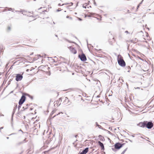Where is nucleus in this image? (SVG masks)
<instances>
[{
	"label": "nucleus",
	"instance_id": "obj_35",
	"mask_svg": "<svg viewBox=\"0 0 154 154\" xmlns=\"http://www.w3.org/2000/svg\"><path fill=\"white\" fill-rule=\"evenodd\" d=\"M58 5L59 6H61V5L60 4H58Z\"/></svg>",
	"mask_w": 154,
	"mask_h": 154
},
{
	"label": "nucleus",
	"instance_id": "obj_17",
	"mask_svg": "<svg viewBox=\"0 0 154 154\" xmlns=\"http://www.w3.org/2000/svg\"><path fill=\"white\" fill-rule=\"evenodd\" d=\"M96 125L99 128L101 129L102 128V126H101L98 125L97 122H96Z\"/></svg>",
	"mask_w": 154,
	"mask_h": 154
},
{
	"label": "nucleus",
	"instance_id": "obj_2",
	"mask_svg": "<svg viewBox=\"0 0 154 154\" xmlns=\"http://www.w3.org/2000/svg\"><path fill=\"white\" fill-rule=\"evenodd\" d=\"M145 127L148 129L151 128L153 126V124L151 121L147 122L145 121Z\"/></svg>",
	"mask_w": 154,
	"mask_h": 154
},
{
	"label": "nucleus",
	"instance_id": "obj_57",
	"mask_svg": "<svg viewBox=\"0 0 154 154\" xmlns=\"http://www.w3.org/2000/svg\"><path fill=\"white\" fill-rule=\"evenodd\" d=\"M145 42H147V41H145Z\"/></svg>",
	"mask_w": 154,
	"mask_h": 154
},
{
	"label": "nucleus",
	"instance_id": "obj_55",
	"mask_svg": "<svg viewBox=\"0 0 154 154\" xmlns=\"http://www.w3.org/2000/svg\"><path fill=\"white\" fill-rule=\"evenodd\" d=\"M90 7H91V6H90Z\"/></svg>",
	"mask_w": 154,
	"mask_h": 154
},
{
	"label": "nucleus",
	"instance_id": "obj_53",
	"mask_svg": "<svg viewBox=\"0 0 154 154\" xmlns=\"http://www.w3.org/2000/svg\"><path fill=\"white\" fill-rule=\"evenodd\" d=\"M92 15H93V14H92Z\"/></svg>",
	"mask_w": 154,
	"mask_h": 154
},
{
	"label": "nucleus",
	"instance_id": "obj_21",
	"mask_svg": "<svg viewBox=\"0 0 154 154\" xmlns=\"http://www.w3.org/2000/svg\"><path fill=\"white\" fill-rule=\"evenodd\" d=\"M23 143V142H20L17 144V145H19Z\"/></svg>",
	"mask_w": 154,
	"mask_h": 154
},
{
	"label": "nucleus",
	"instance_id": "obj_13",
	"mask_svg": "<svg viewBox=\"0 0 154 154\" xmlns=\"http://www.w3.org/2000/svg\"><path fill=\"white\" fill-rule=\"evenodd\" d=\"M17 105H16L15 106V107H14V108L13 110L12 114V116H13V115L15 111V110H16V109H17Z\"/></svg>",
	"mask_w": 154,
	"mask_h": 154
},
{
	"label": "nucleus",
	"instance_id": "obj_31",
	"mask_svg": "<svg viewBox=\"0 0 154 154\" xmlns=\"http://www.w3.org/2000/svg\"><path fill=\"white\" fill-rule=\"evenodd\" d=\"M61 10H59V9H57V12H59V11H60Z\"/></svg>",
	"mask_w": 154,
	"mask_h": 154
},
{
	"label": "nucleus",
	"instance_id": "obj_44",
	"mask_svg": "<svg viewBox=\"0 0 154 154\" xmlns=\"http://www.w3.org/2000/svg\"><path fill=\"white\" fill-rule=\"evenodd\" d=\"M30 109L31 110H32V108H31Z\"/></svg>",
	"mask_w": 154,
	"mask_h": 154
},
{
	"label": "nucleus",
	"instance_id": "obj_19",
	"mask_svg": "<svg viewBox=\"0 0 154 154\" xmlns=\"http://www.w3.org/2000/svg\"><path fill=\"white\" fill-rule=\"evenodd\" d=\"M127 149V148H126L121 153V154H124L125 152L126 151Z\"/></svg>",
	"mask_w": 154,
	"mask_h": 154
},
{
	"label": "nucleus",
	"instance_id": "obj_49",
	"mask_svg": "<svg viewBox=\"0 0 154 154\" xmlns=\"http://www.w3.org/2000/svg\"><path fill=\"white\" fill-rule=\"evenodd\" d=\"M137 88H139H139H139V87H137Z\"/></svg>",
	"mask_w": 154,
	"mask_h": 154
},
{
	"label": "nucleus",
	"instance_id": "obj_47",
	"mask_svg": "<svg viewBox=\"0 0 154 154\" xmlns=\"http://www.w3.org/2000/svg\"><path fill=\"white\" fill-rule=\"evenodd\" d=\"M110 44L111 45H112V43H110Z\"/></svg>",
	"mask_w": 154,
	"mask_h": 154
},
{
	"label": "nucleus",
	"instance_id": "obj_45",
	"mask_svg": "<svg viewBox=\"0 0 154 154\" xmlns=\"http://www.w3.org/2000/svg\"><path fill=\"white\" fill-rule=\"evenodd\" d=\"M33 54V53H32V54H30V55H31L32 54Z\"/></svg>",
	"mask_w": 154,
	"mask_h": 154
},
{
	"label": "nucleus",
	"instance_id": "obj_46",
	"mask_svg": "<svg viewBox=\"0 0 154 154\" xmlns=\"http://www.w3.org/2000/svg\"><path fill=\"white\" fill-rule=\"evenodd\" d=\"M75 14H77V13H75Z\"/></svg>",
	"mask_w": 154,
	"mask_h": 154
},
{
	"label": "nucleus",
	"instance_id": "obj_4",
	"mask_svg": "<svg viewBox=\"0 0 154 154\" xmlns=\"http://www.w3.org/2000/svg\"><path fill=\"white\" fill-rule=\"evenodd\" d=\"M78 57L82 61H85L87 60L86 56L83 53H82L81 55L79 54Z\"/></svg>",
	"mask_w": 154,
	"mask_h": 154
},
{
	"label": "nucleus",
	"instance_id": "obj_54",
	"mask_svg": "<svg viewBox=\"0 0 154 154\" xmlns=\"http://www.w3.org/2000/svg\"><path fill=\"white\" fill-rule=\"evenodd\" d=\"M132 136L133 137H134V136H133V135H132Z\"/></svg>",
	"mask_w": 154,
	"mask_h": 154
},
{
	"label": "nucleus",
	"instance_id": "obj_26",
	"mask_svg": "<svg viewBox=\"0 0 154 154\" xmlns=\"http://www.w3.org/2000/svg\"><path fill=\"white\" fill-rule=\"evenodd\" d=\"M59 100V102L60 101V102H61L62 101V98H59V100Z\"/></svg>",
	"mask_w": 154,
	"mask_h": 154
},
{
	"label": "nucleus",
	"instance_id": "obj_8",
	"mask_svg": "<svg viewBox=\"0 0 154 154\" xmlns=\"http://www.w3.org/2000/svg\"><path fill=\"white\" fill-rule=\"evenodd\" d=\"M71 103H72L71 102H70V100H68V99L67 97H65L64 100L63 101V103L65 104H68V103H69V104H71Z\"/></svg>",
	"mask_w": 154,
	"mask_h": 154
},
{
	"label": "nucleus",
	"instance_id": "obj_11",
	"mask_svg": "<svg viewBox=\"0 0 154 154\" xmlns=\"http://www.w3.org/2000/svg\"><path fill=\"white\" fill-rule=\"evenodd\" d=\"M145 121L143 122H140L138 125L139 126L142 127H145Z\"/></svg>",
	"mask_w": 154,
	"mask_h": 154
},
{
	"label": "nucleus",
	"instance_id": "obj_3",
	"mask_svg": "<svg viewBox=\"0 0 154 154\" xmlns=\"http://www.w3.org/2000/svg\"><path fill=\"white\" fill-rule=\"evenodd\" d=\"M26 98L25 95L23 94L19 100V104L20 105H22L25 101Z\"/></svg>",
	"mask_w": 154,
	"mask_h": 154
},
{
	"label": "nucleus",
	"instance_id": "obj_30",
	"mask_svg": "<svg viewBox=\"0 0 154 154\" xmlns=\"http://www.w3.org/2000/svg\"><path fill=\"white\" fill-rule=\"evenodd\" d=\"M79 20L80 21H81L82 20V19L80 18H79Z\"/></svg>",
	"mask_w": 154,
	"mask_h": 154
},
{
	"label": "nucleus",
	"instance_id": "obj_6",
	"mask_svg": "<svg viewBox=\"0 0 154 154\" xmlns=\"http://www.w3.org/2000/svg\"><path fill=\"white\" fill-rule=\"evenodd\" d=\"M23 76L20 74H17L16 77V80L17 81H19L23 79Z\"/></svg>",
	"mask_w": 154,
	"mask_h": 154
},
{
	"label": "nucleus",
	"instance_id": "obj_41",
	"mask_svg": "<svg viewBox=\"0 0 154 154\" xmlns=\"http://www.w3.org/2000/svg\"><path fill=\"white\" fill-rule=\"evenodd\" d=\"M6 138H7V139H8L9 138V137H7Z\"/></svg>",
	"mask_w": 154,
	"mask_h": 154
},
{
	"label": "nucleus",
	"instance_id": "obj_43",
	"mask_svg": "<svg viewBox=\"0 0 154 154\" xmlns=\"http://www.w3.org/2000/svg\"><path fill=\"white\" fill-rule=\"evenodd\" d=\"M112 39L113 40H114V38H113Z\"/></svg>",
	"mask_w": 154,
	"mask_h": 154
},
{
	"label": "nucleus",
	"instance_id": "obj_9",
	"mask_svg": "<svg viewBox=\"0 0 154 154\" xmlns=\"http://www.w3.org/2000/svg\"><path fill=\"white\" fill-rule=\"evenodd\" d=\"M88 151V148H86L81 152H79V154H86Z\"/></svg>",
	"mask_w": 154,
	"mask_h": 154
},
{
	"label": "nucleus",
	"instance_id": "obj_51",
	"mask_svg": "<svg viewBox=\"0 0 154 154\" xmlns=\"http://www.w3.org/2000/svg\"><path fill=\"white\" fill-rule=\"evenodd\" d=\"M77 136V135H75V137H76V136Z\"/></svg>",
	"mask_w": 154,
	"mask_h": 154
},
{
	"label": "nucleus",
	"instance_id": "obj_28",
	"mask_svg": "<svg viewBox=\"0 0 154 154\" xmlns=\"http://www.w3.org/2000/svg\"><path fill=\"white\" fill-rule=\"evenodd\" d=\"M52 62H55V60L54 59H52Z\"/></svg>",
	"mask_w": 154,
	"mask_h": 154
},
{
	"label": "nucleus",
	"instance_id": "obj_22",
	"mask_svg": "<svg viewBox=\"0 0 154 154\" xmlns=\"http://www.w3.org/2000/svg\"><path fill=\"white\" fill-rule=\"evenodd\" d=\"M94 4L95 6H97V4L95 2V0H93Z\"/></svg>",
	"mask_w": 154,
	"mask_h": 154
},
{
	"label": "nucleus",
	"instance_id": "obj_36",
	"mask_svg": "<svg viewBox=\"0 0 154 154\" xmlns=\"http://www.w3.org/2000/svg\"><path fill=\"white\" fill-rule=\"evenodd\" d=\"M3 127H2L1 128H0V129H3Z\"/></svg>",
	"mask_w": 154,
	"mask_h": 154
},
{
	"label": "nucleus",
	"instance_id": "obj_18",
	"mask_svg": "<svg viewBox=\"0 0 154 154\" xmlns=\"http://www.w3.org/2000/svg\"><path fill=\"white\" fill-rule=\"evenodd\" d=\"M7 8L8 9V11H12V12H13V11L14 10V9H12L11 8Z\"/></svg>",
	"mask_w": 154,
	"mask_h": 154
},
{
	"label": "nucleus",
	"instance_id": "obj_32",
	"mask_svg": "<svg viewBox=\"0 0 154 154\" xmlns=\"http://www.w3.org/2000/svg\"><path fill=\"white\" fill-rule=\"evenodd\" d=\"M7 8V7H6L5 9V10H4V11H6V10H8V9Z\"/></svg>",
	"mask_w": 154,
	"mask_h": 154
},
{
	"label": "nucleus",
	"instance_id": "obj_15",
	"mask_svg": "<svg viewBox=\"0 0 154 154\" xmlns=\"http://www.w3.org/2000/svg\"><path fill=\"white\" fill-rule=\"evenodd\" d=\"M69 4H70V5H72L73 4V3L72 2H70V3H65L63 4L62 5H67Z\"/></svg>",
	"mask_w": 154,
	"mask_h": 154
},
{
	"label": "nucleus",
	"instance_id": "obj_10",
	"mask_svg": "<svg viewBox=\"0 0 154 154\" xmlns=\"http://www.w3.org/2000/svg\"><path fill=\"white\" fill-rule=\"evenodd\" d=\"M98 144L99 145L101 148L102 150H104V145H103V143H101L100 141H98Z\"/></svg>",
	"mask_w": 154,
	"mask_h": 154
},
{
	"label": "nucleus",
	"instance_id": "obj_25",
	"mask_svg": "<svg viewBox=\"0 0 154 154\" xmlns=\"http://www.w3.org/2000/svg\"><path fill=\"white\" fill-rule=\"evenodd\" d=\"M11 29V27L9 26H8V30L9 31V30H10Z\"/></svg>",
	"mask_w": 154,
	"mask_h": 154
},
{
	"label": "nucleus",
	"instance_id": "obj_50",
	"mask_svg": "<svg viewBox=\"0 0 154 154\" xmlns=\"http://www.w3.org/2000/svg\"><path fill=\"white\" fill-rule=\"evenodd\" d=\"M141 137L143 139H144V138L142 137Z\"/></svg>",
	"mask_w": 154,
	"mask_h": 154
},
{
	"label": "nucleus",
	"instance_id": "obj_39",
	"mask_svg": "<svg viewBox=\"0 0 154 154\" xmlns=\"http://www.w3.org/2000/svg\"><path fill=\"white\" fill-rule=\"evenodd\" d=\"M29 69H27L26 70V71H29Z\"/></svg>",
	"mask_w": 154,
	"mask_h": 154
},
{
	"label": "nucleus",
	"instance_id": "obj_23",
	"mask_svg": "<svg viewBox=\"0 0 154 154\" xmlns=\"http://www.w3.org/2000/svg\"><path fill=\"white\" fill-rule=\"evenodd\" d=\"M21 105H20L19 104V106H18V110H19V109H20V108L21 107Z\"/></svg>",
	"mask_w": 154,
	"mask_h": 154
},
{
	"label": "nucleus",
	"instance_id": "obj_38",
	"mask_svg": "<svg viewBox=\"0 0 154 154\" xmlns=\"http://www.w3.org/2000/svg\"><path fill=\"white\" fill-rule=\"evenodd\" d=\"M8 63H7L6 65V66H8Z\"/></svg>",
	"mask_w": 154,
	"mask_h": 154
},
{
	"label": "nucleus",
	"instance_id": "obj_33",
	"mask_svg": "<svg viewBox=\"0 0 154 154\" xmlns=\"http://www.w3.org/2000/svg\"><path fill=\"white\" fill-rule=\"evenodd\" d=\"M15 134V133H12V134H10L9 135H11L12 134Z\"/></svg>",
	"mask_w": 154,
	"mask_h": 154
},
{
	"label": "nucleus",
	"instance_id": "obj_48",
	"mask_svg": "<svg viewBox=\"0 0 154 154\" xmlns=\"http://www.w3.org/2000/svg\"><path fill=\"white\" fill-rule=\"evenodd\" d=\"M53 23L54 24H55V23H54V22H53Z\"/></svg>",
	"mask_w": 154,
	"mask_h": 154
},
{
	"label": "nucleus",
	"instance_id": "obj_42",
	"mask_svg": "<svg viewBox=\"0 0 154 154\" xmlns=\"http://www.w3.org/2000/svg\"><path fill=\"white\" fill-rule=\"evenodd\" d=\"M55 36L56 37H57V35H55Z\"/></svg>",
	"mask_w": 154,
	"mask_h": 154
},
{
	"label": "nucleus",
	"instance_id": "obj_20",
	"mask_svg": "<svg viewBox=\"0 0 154 154\" xmlns=\"http://www.w3.org/2000/svg\"><path fill=\"white\" fill-rule=\"evenodd\" d=\"M86 4H85L83 5L82 7L83 8H86Z\"/></svg>",
	"mask_w": 154,
	"mask_h": 154
},
{
	"label": "nucleus",
	"instance_id": "obj_5",
	"mask_svg": "<svg viewBox=\"0 0 154 154\" xmlns=\"http://www.w3.org/2000/svg\"><path fill=\"white\" fill-rule=\"evenodd\" d=\"M123 145V144L121 143H116L114 146L115 149H119L121 148Z\"/></svg>",
	"mask_w": 154,
	"mask_h": 154
},
{
	"label": "nucleus",
	"instance_id": "obj_52",
	"mask_svg": "<svg viewBox=\"0 0 154 154\" xmlns=\"http://www.w3.org/2000/svg\"><path fill=\"white\" fill-rule=\"evenodd\" d=\"M78 140H76V141H77Z\"/></svg>",
	"mask_w": 154,
	"mask_h": 154
},
{
	"label": "nucleus",
	"instance_id": "obj_34",
	"mask_svg": "<svg viewBox=\"0 0 154 154\" xmlns=\"http://www.w3.org/2000/svg\"><path fill=\"white\" fill-rule=\"evenodd\" d=\"M42 7H41L40 8L38 9V10H39L40 9H41Z\"/></svg>",
	"mask_w": 154,
	"mask_h": 154
},
{
	"label": "nucleus",
	"instance_id": "obj_29",
	"mask_svg": "<svg viewBox=\"0 0 154 154\" xmlns=\"http://www.w3.org/2000/svg\"><path fill=\"white\" fill-rule=\"evenodd\" d=\"M140 6V5H138V6H137V8L138 9V8H139Z\"/></svg>",
	"mask_w": 154,
	"mask_h": 154
},
{
	"label": "nucleus",
	"instance_id": "obj_7",
	"mask_svg": "<svg viewBox=\"0 0 154 154\" xmlns=\"http://www.w3.org/2000/svg\"><path fill=\"white\" fill-rule=\"evenodd\" d=\"M69 48V49L72 53L74 54H76V53L77 51L74 48H73L72 46H70V47Z\"/></svg>",
	"mask_w": 154,
	"mask_h": 154
},
{
	"label": "nucleus",
	"instance_id": "obj_14",
	"mask_svg": "<svg viewBox=\"0 0 154 154\" xmlns=\"http://www.w3.org/2000/svg\"><path fill=\"white\" fill-rule=\"evenodd\" d=\"M99 137L100 139V140H101V141H104L105 140V139L104 138V137L102 136L101 135H100L99 136Z\"/></svg>",
	"mask_w": 154,
	"mask_h": 154
},
{
	"label": "nucleus",
	"instance_id": "obj_40",
	"mask_svg": "<svg viewBox=\"0 0 154 154\" xmlns=\"http://www.w3.org/2000/svg\"><path fill=\"white\" fill-rule=\"evenodd\" d=\"M19 131H21L23 132V131L21 130V129L19 130Z\"/></svg>",
	"mask_w": 154,
	"mask_h": 154
},
{
	"label": "nucleus",
	"instance_id": "obj_1",
	"mask_svg": "<svg viewBox=\"0 0 154 154\" xmlns=\"http://www.w3.org/2000/svg\"><path fill=\"white\" fill-rule=\"evenodd\" d=\"M118 62L119 65L121 66L124 67L125 66V63L121 56H120L119 58L118 57Z\"/></svg>",
	"mask_w": 154,
	"mask_h": 154
},
{
	"label": "nucleus",
	"instance_id": "obj_27",
	"mask_svg": "<svg viewBox=\"0 0 154 154\" xmlns=\"http://www.w3.org/2000/svg\"><path fill=\"white\" fill-rule=\"evenodd\" d=\"M125 33H126L127 34H128L129 33L128 31H126L125 32Z\"/></svg>",
	"mask_w": 154,
	"mask_h": 154
},
{
	"label": "nucleus",
	"instance_id": "obj_12",
	"mask_svg": "<svg viewBox=\"0 0 154 154\" xmlns=\"http://www.w3.org/2000/svg\"><path fill=\"white\" fill-rule=\"evenodd\" d=\"M55 104L54 105H56L57 106H59L61 104L60 103L59 100H57L56 101L54 102Z\"/></svg>",
	"mask_w": 154,
	"mask_h": 154
},
{
	"label": "nucleus",
	"instance_id": "obj_16",
	"mask_svg": "<svg viewBox=\"0 0 154 154\" xmlns=\"http://www.w3.org/2000/svg\"><path fill=\"white\" fill-rule=\"evenodd\" d=\"M28 106V104H26V106H23V110H24L25 109H26L27 108V106Z\"/></svg>",
	"mask_w": 154,
	"mask_h": 154
},
{
	"label": "nucleus",
	"instance_id": "obj_37",
	"mask_svg": "<svg viewBox=\"0 0 154 154\" xmlns=\"http://www.w3.org/2000/svg\"><path fill=\"white\" fill-rule=\"evenodd\" d=\"M142 2H141L139 5H140L142 4Z\"/></svg>",
	"mask_w": 154,
	"mask_h": 154
},
{
	"label": "nucleus",
	"instance_id": "obj_56",
	"mask_svg": "<svg viewBox=\"0 0 154 154\" xmlns=\"http://www.w3.org/2000/svg\"><path fill=\"white\" fill-rule=\"evenodd\" d=\"M39 56L40 57H41L40 55H39Z\"/></svg>",
	"mask_w": 154,
	"mask_h": 154
},
{
	"label": "nucleus",
	"instance_id": "obj_24",
	"mask_svg": "<svg viewBox=\"0 0 154 154\" xmlns=\"http://www.w3.org/2000/svg\"><path fill=\"white\" fill-rule=\"evenodd\" d=\"M66 18H69L71 19H72V18L71 17H69V16H67L66 17Z\"/></svg>",
	"mask_w": 154,
	"mask_h": 154
},
{
	"label": "nucleus",
	"instance_id": "obj_58",
	"mask_svg": "<svg viewBox=\"0 0 154 154\" xmlns=\"http://www.w3.org/2000/svg\"><path fill=\"white\" fill-rule=\"evenodd\" d=\"M139 134L140 135L141 134Z\"/></svg>",
	"mask_w": 154,
	"mask_h": 154
}]
</instances>
